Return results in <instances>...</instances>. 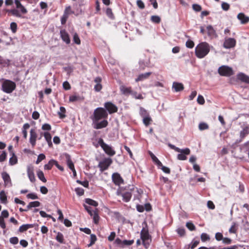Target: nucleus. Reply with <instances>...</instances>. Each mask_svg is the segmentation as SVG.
Wrapping results in <instances>:
<instances>
[{
	"mask_svg": "<svg viewBox=\"0 0 249 249\" xmlns=\"http://www.w3.org/2000/svg\"><path fill=\"white\" fill-rule=\"evenodd\" d=\"M18 162V159L13 152H11V157L9 159V164L14 165Z\"/></svg>",
	"mask_w": 249,
	"mask_h": 249,
	"instance_id": "c85d7f7f",
	"label": "nucleus"
},
{
	"mask_svg": "<svg viewBox=\"0 0 249 249\" xmlns=\"http://www.w3.org/2000/svg\"><path fill=\"white\" fill-rule=\"evenodd\" d=\"M98 143L107 155L112 156L115 154V151L112 149V147L105 143L103 139H100Z\"/></svg>",
	"mask_w": 249,
	"mask_h": 249,
	"instance_id": "423d86ee",
	"label": "nucleus"
},
{
	"mask_svg": "<svg viewBox=\"0 0 249 249\" xmlns=\"http://www.w3.org/2000/svg\"><path fill=\"white\" fill-rule=\"evenodd\" d=\"M120 89L122 93L124 95L130 94L132 91L130 87H127L124 85H122L120 87Z\"/></svg>",
	"mask_w": 249,
	"mask_h": 249,
	"instance_id": "b1692460",
	"label": "nucleus"
},
{
	"mask_svg": "<svg viewBox=\"0 0 249 249\" xmlns=\"http://www.w3.org/2000/svg\"><path fill=\"white\" fill-rule=\"evenodd\" d=\"M9 216V213L7 210H3L0 216V226L2 229H5L6 225L4 220V218H7Z\"/></svg>",
	"mask_w": 249,
	"mask_h": 249,
	"instance_id": "4468645a",
	"label": "nucleus"
},
{
	"mask_svg": "<svg viewBox=\"0 0 249 249\" xmlns=\"http://www.w3.org/2000/svg\"><path fill=\"white\" fill-rule=\"evenodd\" d=\"M1 90L5 93H11L16 89V85L15 82L7 79H1Z\"/></svg>",
	"mask_w": 249,
	"mask_h": 249,
	"instance_id": "7ed1b4c3",
	"label": "nucleus"
},
{
	"mask_svg": "<svg viewBox=\"0 0 249 249\" xmlns=\"http://www.w3.org/2000/svg\"><path fill=\"white\" fill-rule=\"evenodd\" d=\"M177 232L181 236H183L185 234V230L183 228H178L177 230Z\"/></svg>",
	"mask_w": 249,
	"mask_h": 249,
	"instance_id": "6e6d98bb",
	"label": "nucleus"
},
{
	"mask_svg": "<svg viewBox=\"0 0 249 249\" xmlns=\"http://www.w3.org/2000/svg\"><path fill=\"white\" fill-rule=\"evenodd\" d=\"M180 153V154L178 155V159L180 160H184L187 159L186 155H189V154H185L182 152H179Z\"/></svg>",
	"mask_w": 249,
	"mask_h": 249,
	"instance_id": "f704fd0d",
	"label": "nucleus"
},
{
	"mask_svg": "<svg viewBox=\"0 0 249 249\" xmlns=\"http://www.w3.org/2000/svg\"><path fill=\"white\" fill-rule=\"evenodd\" d=\"M1 177L4 181V185L7 187H11L12 185L11 179L9 175L6 172L1 173Z\"/></svg>",
	"mask_w": 249,
	"mask_h": 249,
	"instance_id": "9d476101",
	"label": "nucleus"
},
{
	"mask_svg": "<svg viewBox=\"0 0 249 249\" xmlns=\"http://www.w3.org/2000/svg\"><path fill=\"white\" fill-rule=\"evenodd\" d=\"M186 226L187 228L191 231H194L195 229V225L191 222H187Z\"/></svg>",
	"mask_w": 249,
	"mask_h": 249,
	"instance_id": "5fc2aeb1",
	"label": "nucleus"
},
{
	"mask_svg": "<svg viewBox=\"0 0 249 249\" xmlns=\"http://www.w3.org/2000/svg\"><path fill=\"white\" fill-rule=\"evenodd\" d=\"M151 72H148L140 74L138 77L135 79V81L138 82L139 81H142L147 79L151 75Z\"/></svg>",
	"mask_w": 249,
	"mask_h": 249,
	"instance_id": "5701e85b",
	"label": "nucleus"
},
{
	"mask_svg": "<svg viewBox=\"0 0 249 249\" xmlns=\"http://www.w3.org/2000/svg\"><path fill=\"white\" fill-rule=\"evenodd\" d=\"M71 13H73V12L71 10V6H69L67 7L65 10L64 13L65 15V16H68V17L69 15Z\"/></svg>",
	"mask_w": 249,
	"mask_h": 249,
	"instance_id": "09e8293b",
	"label": "nucleus"
},
{
	"mask_svg": "<svg viewBox=\"0 0 249 249\" xmlns=\"http://www.w3.org/2000/svg\"><path fill=\"white\" fill-rule=\"evenodd\" d=\"M60 34L63 41L67 44H69L71 42V40L68 33L65 30H63L60 31Z\"/></svg>",
	"mask_w": 249,
	"mask_h": 249,
	"instance_id": "f3484780",
	"label": "nucleus"
},
{
	"mask_svg": "<svg viewBox=\"0 0 249 249\" xmlns=\"http://www.w3.org/2000/svg\"><path fill=\"white\" fill-rule=\"evenodd\" d=\"M197 101L198 104L203 105L205 103V100L203 97L200 95H199L197 97Z\"/></svg>",
	"mask_w": 249,
	"mask_h": 249,
	"instance_id": "13d9d810",
	"label": "nucleus"
},
{
	"mask_svg": "<svg viewBox=\"0 0 249 249\" xmlns=\"http://www.w3.org/2000/svg\"><path fill=\"white\" fill-rule=\"evenodd\" d=\"M37 175L38 178L43 182H46L47 181V180L44 177V173L42 171H38L37 172Z\"/></svg>",
	"mask_w": 249,
	"mask_h": 249,
	"instance_id": "72a5a7b5",
	"label": "nucleus"
},
{
	"mask_svg": "<svg viewBox=\"0 0 249 249\" xmlns=\"http://www.w3.org/2000/svg\"><path fill=\"white\" fill-rule=\"evenodd\" d=\"M117 196H121L123 197V200L125 202H128L132 196V194L129 192H126L124 193H122L120 190H118L116 192Z\"/></svg>",
	"mask_w": 249,
	"mask_h": 249,
	"instance_id": "f8f14e48",
	"label": "nucleus"
},
{
	"mask_svg": "<svg viewBox=\"0 0 249 249\" xmlns=\"http://www.w3.org/2000/svg\"><path fill=\"white\" fill-rule=\"evenodd\" d=\"M249 134V126H246L243 128L240 132V138L241 139H244Z\"/></svg>",
	"mask_w": 249,
	"mask_h": 249,
	"instance_id": "a878e982",
	"label": "nucleus"
},
{
	"mask_svg": "<svg viewBox=\"0 0 249 249\" xmlns=\"http://www.w3.org/2000/svg\"><path fill=\"white\" fill-rule=\"evenodd\" d=\"M236 43V40L233 38H225L223 47L226 49L232 48L235 46Z\"/></svg>",
	"mask_w": 249,
	"mask_h": 249,
	"instance_id": "6e6552de",
	"label": "nucleus"
},
{
	"mask_svg": "<svg viewBox=\"0 0 249 249\" xmlns=\"http://www.w3.org/2000/svg\"><path fill=\"white\" fill-rule=\"evenodd\" d=\"M130 94L133 96V97L136 99H142L143 98L141 94L138 93L137 92L132 90Z\"/></svg>",
	"mask_w": 249,
	"mask_h": 249,
	"instance_id": "c9c22d12",
	"label": "nucleus"
},
{
	"mask_svg": "<svg viewBox=\"0 0 249 249\" xmlns=\"http://www.w3.org/2000/svg\"><path fill=\"white\" fill-rule=\"evenodd\" d=\"M92 216L93 217L94 223H97L99 219L98 213L96 212H94Z\"/></svg>",
	"mask_w": 249,
	"mask_h": 249,
	"instance_id": "e2e57ef3",
	"label": "nucleus"
},
{
	"mask_svg": "<svg viewBox=\"0 0 249 249\" xmlns=\"http://www.w3.org/2000/svg\"><path fill=\"white\" fill-rule=\"evenodd\" d=\"M168 146L172 149L175 150L176 152H182L185 154H190V150L188 148H186L185 149H180L178 147H176L173 144L169 143Z\"/></svg>",
	"mask_w": 249,
	"mask_h": 249,
	"instance_id": "412c9836",
	"label": "nucleus"
},
{
	"mask_svg": "<svg viewBox=\"0 0 249 249\" xmlns=\"http://www.w3.org/2000/svg\"><path fill=\"white\" fill-rule=\"evenodd\" d=\"M37 134L34 129H31L30 131L29 142L32 147H34L36 144Z\"/></svg>",
	"mask_w": 249,
	"mask_h": 249,
	"instance_id": "9b49d317",
	"label": "nucleus"
},
{
	"mask_svg": "<svg viewBox=\"0 0 249 249\" xmlns=\"http://www.w3.org/2000/svg\"><path fill=\"white\" fill-rule=\"evenodd\" d=\"M34 227L33 224H24L21 225L18 231L20 232H23L25 231H26L27 230L32 228Z\"/></svg>",
	"mask_w": 249,
	"mask_h": 249,
	"instance_id": "cd10ccee",
	"label": "nucleus"
},
{
	"mask_svg": "<svg viewBox=\"0 0 249 249\" xmlns=\"http://www.w3.org/2000/svg\"><path fill=\"white\" fill-rule=\"evenodd\" d=\"M140 113L142 118L149 115L147 111L142 107H141L140 108Z\"/></svg>",
	"mask_w": 249,
	"mask_h": 249,
	"instance_id": "37998d69",
	"label": "nucleus"
},
{
	"mask_svg": "<svg viewBox=\"0 0 249 249\" xmlns=\"http://www.w3.org/2000/svg\"><path fill=\"white\" fill-rule=\"evenodd\" d=\"M218 72L220 75L227 77L230 76L234 73L231 67L225 65L220 67L218 69Z\"/></svg>",
	"mask_w": 249,
	"mask_h": 249,
	"instance_id": "39448f33",
	"label": "nucleus"
},
{
	"mask_svg": "<svg viewBox=\"0 0 249 249\" xmlns=\"http://www.w3.org/2000/svg\"><path fill=\"white\" fill-rule=\"evenodd\" d=\"M198 127L199 130H204L205 129H207L209 128V126L206 123H201L199 124Z\"/></svg>",
	"mask_w": 249,
	"mask_h": 249,
	"instance_id": "c03bdc74",
	"label": "nucleus"
},
{
	"mask_svg": "<svg viewBox=\"0 0 249 249\" xmlns=\"http://www.w3.org/2000/svg\"><path fill=\"white\" fill-rule=\"evenodd\" d=\"M172 89L175 92H178L184 89V86L181 83L174 82L172 85Z\"/></svg>",
	"mask_w": 249,
	"mask_h": 249,
	"instance_id": "aec40b11",
	"label": "nucleus"
},
{
	"mask_svg": "<svg viewBox=\"0 0 249 249\" xmlns=\"http://www.w3.org/2000/svg\"><path fill=\"white\" fill-rule=\"evenodd\" d=\"M0 201L3 203H6L7 202V196L4 191L0 192Z\"/></svg>",
	"mask_w": 249,
	"mask_h": 249,
	"instance_id": "473e14b6",
	"label": "nucleus"
},
{
	"mask_svg": "<svg viewBox=\"0 0 249 249\" xmlns=\"http://www.w3.org/2000/svg\"><path fill=\"white\" fill-rule=\"evenodd\" d=\"M85 202L86 203L88 204L89 205H92L95 207H96L98 206V203L90 198H87L85 200Z\"/></svg>",
	"mask_w": 249,
	"mask_h": 249,
	"instance_id": "e433bc0d",
	"label": "nucleus"
},
{
	"mask_svg": "<svg viewBox=\"0 0 249 249\" xmlns=\"http://www.w3.org/2000/svg\"><path fill=\"white\" fill-rule=\"evenodd\" d=\"M66 111V109L65 107H61L59 109V111L58 112V114L59 116V117L61 118H63L65 117V113Z\"/></svg>",
	"mask_w": 249,
	"mask_h": 249,
	"instance_id": "4c0bfd02",
	"label": "nucleus"
},
{
	"mask_svg": "<svg viewBox=\"0 0 249 249\" xmlns=\"http://www.w3.org/2000/svg\"><path fill=\"white\" fill-rule=\"evenodd\" d=\"M152 22L158 23L160 21V18L158 16H152L151 18Z\"/></svg>",
	"mask_w": 249,
	"mask_h": 249,
	"instance_id": "de8ad7c7",
	"label": "nucleus"
},
{
	"mask_svg": "<svg viewBox=\"0 0 249 249\" xmlns=\"http://www.w3.org/2000/svg\"><path fill=\"white\" fill-rule=\"evenodd\" d=\"M27 197L28 198H30L32 199H37V198H38L37 195L35 193L28 194L27 195Z\"/></svg>",
	"mask_w": 249,
	"mask_h": 249,
	"instance_id": "774afa93",
	"label": "nucleus"
},
{
	"mask_svg": "<svg viewBox=\"0 0 249 249\" xmlns=\"http://www.w3.org/2000/svg\"><path fill=\"white\" fill-rule=\"evenodd\" d=\"M200 238L202 242H206L209 240L210 239L209 235L206 233H202L201 235Z\"/></svg>",
	"mask_w": 249,
	"mask_h": 249,
	"instance_id": "a19ab883",
	"label": "nucleus"
},
{
	"mask_svg": "<svg viewBox=\"0 0 249 249\" xmlns=\"http://www.w3.org/2000/svg\"><path fill=\"white\" fill-rule=\"evenodd\" d=\"M208 35L211 38H216L217 37L215 30L211 25L207 27Z\"/></svg>",
	"mask_w": 249,
	"mask_h": 249,
	"instance_id": "6ab92c4d",
	"label": "nucleus"
},
{
	"mask_svg": "<svg viewBox=\"0 0 249 249\" xmlns=\"http://www.w3.org/2000/svg\"><path fill=\"white\" fill-rule=\"evenodd\" d=\"M65 156L66 162H67V164L68 166L71 170V169L74 170V164H73V162L72 161V160H71L70 156L68 154H66L65 155Z\"/></svg>",
	"mask_w": 249,
	"mask_h": 249,
	"instance_id": "393cba45",
	"label": "nucleus"
},
{
	"mask_svg": "<svg viewBox=\"0 0 249 249\" xmlns=\"http://www.w3.org/2000/svg\"><path fill=\"white\" fill-rule=\"evenodd\" d=\"M42 129L43 130H50L51 129V126L48 124H44L42 126Z\"/></svg>",
	"mask_w": 249,
	"mask_h": 249,
	"instance_id": "69168bd1",
	"label": "nucleus"
},
{
	"mask_svg": "<svg viewBox=\"0 0 249 249\" xmlns=\"http://www.w3.org/2000/svg\"><path fill=\"white\" fill-rule=\"evenodd\" d=\"M10 29L13 33H15L17 30V24L15 22H12L10 24Z\"/></svg>",
	"mask_w": 249,
	"mask_h": 249,
	"instance_id": "a18cd8bd",
	"label": "nucleus"
},
{
	"mask_svg": "<svg viewBox=\"0 0 249 249\" xmlns=\"http://www.w3.org/2000/svg\"><path fill=\"white\" fill-rule=\"evenodd\" d=\"M112 162V160L110 158H106L99 162L98 167L100 168V170L103 172L107 170Z\"/></svg>",
	"mask_w": 249,
	"mask_h": 249,
	"instance_id": "0eeeda50",
	"label": "nucleus"
},
{
	"mask_svg": "<svg viewBox=\"0 0 249 249\" xmlns=\"http://www.w3.org/2000/svg\"><path fill=\"white\" fill-rule=\"evenodd\" d=\"M45 159V156L43 154H40L37 157V160H36V163L38 164L41 161Z\"/></svg>",
	"mask_w": 249,
	"mask_h": 249,
	"instance_id": "8fccbe9b",
	"label": "nucleus"
},
{
	"mask_svg": "<svg viewBox=\"0 0 249 249\" xmlns=\"http://www.w3.org/2000/svg\"><path fill=\"white\" fill-rule=\"evenodd\" d=\"M151 121L152 119L149 115L143 118V123L146 126L148 125Z\"/></svg>",
	"mask_w": 249,
	"mask_h": 249,
	"instance_id": "ea45409f",
	"label": "nucleus"
},
{
	"mask_svg": "<svg viewBox=\"0 0 249 249\" xmlns=\"http://www.w3.org/2000/svg\"><path fill=\"white\" fill-rule=\"evenodd\" d=\"M96 240V237L94 234L90 235V243L89 245H88V247H90L94 244Z\"/></svg>",
	"mask_w": 249,
	"mask_h": 249,
	"instance_id": "864d4df0",
	"label": "nucleus"
},
{
	"mask_svg": "<svg viewBox=\"0 0 249 249\" xmlns=\"http://www.w3.org/2000/svg\"><path fill=\"white\" fill-rule=\"evenodd\" d=\"M137 5L140 9H144L145 7L144 3L141 0H137Z\"/></svg>",
	"mask_w": 249,
	"mask_h": 249,
	"instance_id": "338daca9",
	"label": "nucleus"
},
{
	"mask_svg": "<svg viewBox=\"0 0 249 249\" xmlns=\"http://www.w3.org/2000/svg\"><path fill=\"white\" fill-rule=\"evenodd\" d=\"M9 241L11 244L16 245L18 242V239L17 237H13L10 238Z\"/></svg>",
	"mask_w": 249,
	"mask_h": 249,
	"instance_id": "3c124183",
	"label": "nucleus"
},
{
	"mask_svg": "<svg viewBox=\"0 0 249 249\" xmlns=\"http://www.w3.org/2000/svg\"><path fill=\"white\" fill-rule=\"evenodd\" d=\"M9 12H10L13 16H15L17 17H21V15L20 14L19 11H18L17 9H12L9 11Z\"/></svg>",
	"mask_w": 249,
	"mask_h": 249,
	"instance_id": "79ce46f5",
	"label": "nucleus"
},
{
	"mask_svg": "<svg viewBox=\"0 0 249 249\" xmlns=\"http://www.w3.org/2000/svg\"><path fill=\"white\" fill-rule=\"evenodd\" d=\"M104 107L110 114L116 112L118 110L117 106L110 102L105 103Z\"/></svg>",
	"mask_w": 249,
	"mask_h": 249,
	"instance_id": "1a4fd4ad",
	"label": "nucleus"
},
{
	"mask_svg": "<svg viewBox=\"0 0 249 249\" xmlns=\"http://www.w3.org/2000/svg\"><path fill=\"white\" fill-rule=\"evenodd\" d=\"M222 8L224 11H227L229 9L230 5L227 2H222L221 4Z\"/></svg>",
	"mask_w": 249,
	"mask_h": 249,
	"instance_id": "052dcab7",
	"label": "nucleus"
},
{
	"mask_svg": "<svg viewBox=\"0 0 249 249\" xmlns=\"http://www.w3.org/2000/svg\"><path fill=\"white\" fill-rule=\"evenodd\" d=\"M30 126V125L28 123H26L23 125V126L22 127V133L23 135V137L25 139L27 138V129H28L29 128Z\"/></svg>",
	"mask_w": 249,
	"mask_h": 249,
	"instance_id": "c756f323",
	"label": "nucleus"
},
{
	"mask_svg": "<svg viewBox=\"0 0 249 249\" xmlns=\"http://www.w3.org/2000/svg\"><path fill=\"white\" fill-rule=\"evenodd\" d=\"M108 117V113L103 107H97L93 112L92 125L93 127L96 129L106 127L108 124V122L106 118Z\"/></svg>",
	"mask_w": 249,
	"mask_h": 249,
	"instance_id": "f257e3e1",
	"label": "nucleus"
},
{
	"mask_svg": "<svg viewBox=\"0 0 249 249\" xmlns=\"http://www.w3.org/2000/svg\"><path fill=\"white\" fill-rule=\"evenodd\" d=\"M56 240L60 243H62L63 242V235L60 232H58L57 236L56 237Z\"/></svg>",
	"mask_w": 249,
	"mask_h": 249,
	"instance_id": "49530a36",
	"label": "nucleus"
},
{
	"mask_svg": "<svg viewBox=\"0 0 249 249\" xmlns=\"http://www.w3.org/2000/svg\"><path fill=\"white\" fill-rule=\"evenodd\" d=\"M238 80L249 84V76L244 73L240 72L237 75Z\"/></svg>",
	"mask_w": 249,
	"mask_h": 249,
	"instance_id": "dca6fc26",
	"label": "nucleus"
},
{
	"mask_svg": "<svg viewBox=\"0 0 249 249\" xmlns=\"http://www.w3.org/2000/svg\"><path fill=\"white\" fill-rule=\"evenodd\" d=\"M83 99V98L77 95H72L69 97V101L71 102L79 101Z\"/></svg>",
	"mask_w": 249,
	"mask_h": 249,
	"instance_id": "7c9ffc66",
	"label": "nucleus"
},
{
	"mask_svg": "<svg viewBox=\"0 0 249 249\" xmlns=\"http://www.w3.org/2000/svg\"><path fill=\"white\" fill-rule=\"evenodd\" d=\"M141 238L144 247L147 249L149 246L151 239L147 230L142 229L141 232Z\"/></svg>",
	"mask_w": 249,
	"mask_h": 249,
	"instance_id": "20e7f679",
	"label": "nucleus"
},
{
	"mask_svg": "<svg viewBox=\"0 0 249 249\" xmlns=\"http://www.w3.org/2000/svg\"><path fill=\"white\" fill-rule=\"evenodd\" d=\"M73 40L74 42L76 44L79 45L81 43V41L79 37V36H78V34L76 33H75L73 34Z\"/></svg>",
	"mask_w": 249,
	"mask_h": 249,
	"instance_id": "58836bf2",
	"label": "nucleus"
},
{
	"mask_svg": "<svg viewBox=\"0 0 249 249\" xmlns=\"http://www.w3.org/2000/svg\"><path fill=\"white\" fill-rule=\"evenodd\" d=\"M192 7L193 10L196 12H199L201 10V7L200 5L197 4H194Z\"/></svg>",
	"mask_w": 249,
	"mask_h": 249,
	"instance_id": "0e129e2a",
	"label": "nucleus"
},
{
	"mask_svg": "<svg viewBox=\"0 0 249 249\" xmlns=\"http://www.w3.org/2000/svg\"><path fill=\"white\" fill-rule=\"evenodd\" d=\"M194 43L193 41L189 40L186 42V46L187 48H193L194 46Z\"/></svg>",
	"mask_w": 249,
	"mask_h": 249,
	"instance_id": "bf43d9fd",
	"label": "nucleus"
},
{
	"mask_svg": "<svg viewBox=\"0 0 249 249\" xmlns=\"http://www.w3.org/2000/svg\"><path fill=\"white\" fill-rule=\"evenodd\" d=\"M75 192L77 195L79 196H82L84 193V190L81 188H77L75 189Z\"/></svg>",
	"mask_w": 249,
	"mask_h": 249,
	"instance_id": "4d7b16f0",
	"label": "nucleus"
},
{
	"mask_svg": "<svg viewBox=\"0 0 249 249\" xmlns=\"http://www.w3.org/2000/svg\"><path fill=\"white\" fill-rule=\"evenodd\" d=\"M215 239L217 241H221L223 239V235L221 232H216L215 235Z\"/></svg>",
	"mask_w": 249,
	"mask_h": 249,
	"instance_id": "680f3d73",
	"label": "nucleus"
},
{
	"mask_svg": "<svg viewBox=\"0 0 249 249\" xmlns=\"http://www.w3.org/2000/svg\"><path fill=\"white\" fill-rule=\"evenodd\" d=\"M15 3L17 9L23 14H26L27 11L26 9L21 4L19 0H15Z\"/></svg>",
	"mask_w": 249,
	"mask_h": 249,
	"instance_id": "4be33fe9",
	"label": "nucleus"
},
{
	"mask_svg": "<svg viewBox=\"0 0 249 249\" xmlns=\"http://www.w3.org/2000/svg\"><path fill=\"white\" fill-rule=\"evenodd\" d=\"M237 18L240 21L241 24H244L249 22V17L246 16L243 13L238 14Z\"/></svg>",
	"mask_w": 249,
	"mask_h": 249,
	"instance_id": "a211bd4d",
	"label": "nucleus"
},
{
	"mask_svg": "<svg viewBox=\"0 0 249 249\" xmlns=\"http://www.w3.org/2000/svg\"><path fill=\"white\" fill-rule=\"evenodd\" d=\"M55 160H51L49 162L44 165V169L45 170H50L53 165L55 164Z\"/></svg>",
	"mask_w": 249,
	"mask_h": 249,
	"instance_id": "2f4dec72",
	"label": "nucleus"
},
{
	"mask_svg": "<svg viewBox=\"0 0 249 249\" xmlns=\"http://www.w3.org/2000/svg\"><path fill=\"white\" fill-rule=\"evenodd\" d=\"M43 135L48 144L49 146L51 147L53 145V143L52 142V136L51 134L48 132H45L43 133Z\"/></svg>",
	"mask_w": 249,
	"mask_h": 249,
	"instance_id": "bb28decb",
	"label": "nucleus"
},
{
	"mask_svg": "<svg viewBox=\"0 0 249 249\" xmlns=\"http://www.w3.org/2000/svg\"><path fill=\"white\" fill-rule=\"evenodd\" d=\"M112 178L113 182L117 185H120L123 183V179L118 173H113L112 175Z\"/></svg>",
	"mask_w": 249,
	"mask_h": 249,
	"instance_id": "2eb2a0df",
	"label": "nucleus"
},
{
	"mask_svg": "<svg viewBox=\"0 0 249 249\" xmlns=\"http://www.w3.org/2000/svg\"><path fill=\"white\" fill-rule=\"evenodd\" d=\"M27 172L28 177L30 180L32 182H34L36 181V178L34 174V167L32 165H28L27 168Z\"/></svg>",
	"mask_w": 249,
	"mask_h": 249,
	"instance_id": "ddd939ff",
	"label": "nucleus"
},
{
	"mask_svg": "<svg viewBox=\"0 0 249 249\" xmlns=\"http://www.w3.org/2000/svg\"><path fill=\"white\" fill-rule=\"evenodd\" d=\"M85 209L87 210L88 213L90 214V216H92L94 212L95 211H92L91 208L90 206H88L86 205H84Z\"/></svg>",
	"mask_w": 249,
	"mask_h": 249,
	"instance_id": "603ef678",
	"label": "nucleus"
},
{
	"mask_svg": "<svg viewBox=\"0 0 249 249\" xmlns=\"http://www.w3.org/2000/svg\"><path fill=\"white\" fill-rule=\"evenodd\" d=\"M210 45L206 42L199 43L195 48V54L198 58L205 57L210 51Z\"/></svg>",
	"mask_w": 249,
	"mask_h": 249,
	"instance_id": "f03ea898",
	"label": "nucleus"
}]
</instances>
